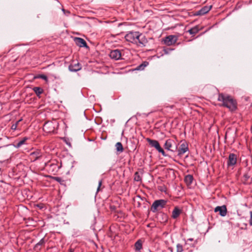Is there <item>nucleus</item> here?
<instances>
[{"instance_id": "obj_1", "label": "nucleus", "mask_w": 252, "mask_h": 252, "mask_svg": "<svg viewBox=\"0 0 252 252\" xmlns=\"http://www.w3.org/2000/svg\"><path fill=\"white\" fill-rule=\"evenodd\" d=\"M125 37L126 41L139 47H145L148 43V40L145 35L139 32H129Z\"/></svg>"}, {"instance_id": "obj_2", "label": "nucleus", "mask_w": 252, "mask_h": 252, "mask_svg": "<svg viewBox=\"0 0 252 252\" xmlns=\"http://www.w3.org/2000/svg\"><path fill=\"white\" fill-rule=\"evenodd\" d=\"M218 101L222 102V105L228 108L233 111L237 108V102L231 96L220 94L219 95Z\"/></svg>"}, {"instance_id": "obj_3", "label": "nucleus", "mask_w": 252, "mask_h": 252, "mask_svg": "<svg viewBox=\"0 0 252 252\" xmlns=\"http://www.w3.org/2000/svg\"><path fill=\"white\" fill-rule=\"evenodd\" d=\"M146 141L148 142L151 147L155 148L162 156L164 157H168V154L166 153L164 150L160 146L158 141L152 139L150 138H147Z\"/></svg>"}, {"instance_id": "obj_4", "label": "nucleus", "mask_w": 252, "mask_h": 252, "mask_svg": "<svg viewBox=\"0 0 252 252\" xmlns=\"http://www.w3.org/2000/svg\"><path fill=\"white\" fill-rule=\"evenodd\" d=\"M58 124L56 121L46 122L43 126V130L48 133H55L58 127Z\"/></svg>"}, {"instance_id": "obj_5", "label": "nucleus", "mask_w": 252, "mask_h": 252, "mask_svg": "<svg viewBox=\"0 0 252 252\" xmlns=\"http://www.w3.org/2000/svg\"><path fill=\"white\" fill-rule=\"evenodd\" d=\"M165 150L172 154L177 153V144L172 139H168L165 140L163 145Z\"/></svg>"}, {"instance_id": "obj_6", "label": "nucleus", "mask_w": 252, "mask_h": 252, "mask_svg": "<svg viewBox=\"0 0 252 252\" xmlns=\"http://www.w3.org/2000/svg\"><path fill=\"white\" fill-rule=\"evenodd\" d=\"M167 202V200L165 199L156 200L153 203L151 207V210L153 213H155L157 211L165 208Z\"/></svg>"}, {"instance_id": "obj_7", "label": "nucleus", "mask_w": 252, "mask_h": 252, "mask_svg": "<svg viewBox=\"0 0 252 252\" xmlns=\"http://www.w3.org/2000/svg\"><path fill=\"white\" fill-rule=\"evenodd\" d=\"M62 166V161H61L59 164L57 161H54L52 162L46 163L45 164L46 168L48 170L49 172H51L53 174H55V173L59 171Z\"/></svg>"}, {"instance_id": "obj_8", "label": "nucleus", "mask_w": 252, "mask_h": 252, "mask_svg": "<svg viewBox=\"0 0 252 252\" xmlns=\"http://www.w3.org/2000/svg\"><path fill=\"white\" fill-rule=\"evenodd\" d=\"M180 146L178 148L177 144V155L179 157H182L186 152L189 151L188 142L185 140H182L180 142Z\"/></svg>"}, {"instance_id": "obj_9", "label": "nucleus", "mask_w": 252, "mask_h": 252, "mask_svg": "<svg viewBox=\"0 0 252 252\" xmlns=\"http://www.w3.org/2000/svg\"><path fill=\"white\" fill-rule=\"evenodd\" d=\"M178 40V37L174 35H169L165 37L163 42L167 46L174 44Z\"/></svg>"}, {"instance_id": "obj_10", "label": "nucleus", "mask_w": 252, "mask_h": 252, "mask_svg": "<svg viewBox=\"0 0 252 252\" xmlns=\"http://www.w3.org/2000/svg\"><path fill=\"white\" fill-rule=\"evenodd\" d=\"M109 57L115 60H119L121 59L122 57L121 52L119 49H115L111 50L109 53Z\"/></svg>"}, {"instance_id": "obj_11", "label": "nucleus", "mask_w": 252, "mask_h": 252, "mask_svg": "<svg viewBox=\"0 0 252 252\" xmlns=\"http://www.w3.org/2000/svg\"><path fill=\"white\" fill-rule=\"evenodd\" d=\"M237 162V156L235 154L230 153L228 157V159L227 162L228 167L234 166Z\"/></svg>"}, {"instance_id": "obj_12", "label": "nucleus", "mask_w": 252, "mask_h": 252, "mask_svg": "<svg viewBox=\"0 0 252 252\" xmlns=\"http://www.w3.org/2000/svg\"><path fill=\"white\" fill-rule=\"evenodd\" d=\"M42 156V154L40 150H36L32 152L30 155L31 159L34 161L40 158Z\"/></svg>"}, {"instance_id": "obj_13", "label": "nucleus", "mask_w": 252, "mask_h": 252, "mask_svg": "<svg viewBox=\"0 0 252 252\" xmlns=\"http://www.w3.org/2000/svg\"><path fill=\"white\" fill-rule=\"evenodd\" d=\"M214 211L215 212H219V214L220 216L221 217H224L227 214L226 207L225 205L217 206L215 208Z\"/></svg>"}, {"instance_id": "obj_14", "label": "nucleus", "mask_w": 252, "mask_h": 252, "mask_svg": "<svg viewBox=\"0 0 252 252\" xmlns=\"http://www.w3.org/2000/svg\"><path fill=\"white\" fill-rule=\"evenodd\" d=\"M157 218L161 223H165L168 220V216L167 214L161 212L158 213Z\"/></svg>"}, {"instance_id": "obj_15", "label": "nucleus", "mask_w": 252, "mask_h": 252, "mask_svg": "<svg viewBox=\"0 0 252 252\" xmlns=\"http://www.w3.org/2000/svg\"><path fill=\"white\" fill-rule=\"evenodd\" d=\"M74 41L76 44L80 47H88L86 41L82 38L75 37Z\"/></svg>"}, {"instance_id": "obj_16", "label": "nucleus", "mask_w": 252, "mask_h": 252, "mask_svg": "<svg viewBox=\"0 0 252 252\" xmlns=\"http://www.w3.org/2000/svg\"><path fill=\"white\" fill-rule=\"evenodd\" d=\"M212 5L205 6L196 12V15H203L208 13L212 8Z\"/></svg>"}, {"instance_id": "obj_17", "label": "nucleus", "mask_w": 252, "mask_h": 252, "mask_svg": "<svg viewBox=\"0 0 252 252\" xmlns=\"http://www.w3.org/2000/svg\"><path fill=\"white\" fill-rule=\"evenodd\" d=\"M47 240L45 239V237L42 238L37 244H36L34 247L33 250L36 251H38L41 250V246H44Z\"/></svg>"}, {"instance_id": "obj_18", "label": "nucleus", "mask_w": 252, "mask_h": 252, "mask_svg": "<svg viewBox=\"0 0 252 252\" xmlns=\"http://www.w3.org/2000/svg\"><path fill=\"white\" fill-rule=\"evenodd\" d=\"M252 176V169L251 167L246 168V170L243 175V178L244 180V183H246V182L248 181V180Z\"/></svg>"}, {"instance_id": "obj_19", "label": "nucleus", "mask_w": 252, "mask_h": 252, "mask_svg": "<svg viewBox=\"0 0 252 252\" xmlns=\"http://www.w3.org/2000/svg\"><path fill=\"white\" fill-rule=\"evenodd\" d=\"M68 69L71 72H76L81 69V66L79 63L71 64L69 65Z\"/></svg>"}, {"instance_id": "obj_20", "label": "nucleus", "mask_w": 252, "mask_h": 252, "mask_svg": "<svg viewBox=\"0 0 252 252\" xmlns=\"http://www.w3.org/2000/svg\"><path fill=\"white\" fill-rule=\"evenodd\" d=\"M29 138L27 137H25L23 138L21 140H20L19 141H18L17 143H15L13 144V146L16 148H19L21 147L23 145L26 144V141L29 139Z\"/></svg>"}, {"instance_id": "obj_21", "label": "nucleus", "mask_w": 252, "mask_h": 252, "mask_svg": "<svg viewBox=\"0 0 252 252\" xmlns=\"http://www.w3.org/2000/svg\"><path fill=\"white\" fill-rule=\"evenodd\" d=\"M181 210L178 207H175L172 211V218L174 219L177 218L181 214Z\"/></svg>"}, {"instance_id": "obj_22", "label": "nucleus", "mask_w": 252, "mask_h": 252, "mask_svg": "<svg viewBox=\"0 0 252 252\" xmlns=\"http://www.w3.org/2000/svg\"><path fill=\"white\" fill-rule=\"evenodd\" d=\"M193 176L190 174L186 175L185 177L184 181L187 185H190L193 182Z\"/></svg>"}, {"instance_id": "obj_23", "label": "nucleus", "mask_w": 252, "mask_h": 252, "mask_svg": "<svg viewBox=\"0 0 252 252\" xmlns=\"http://www.w3.org/2000/svg\"><path fill=\"white\" fill-rule=\"evenodd\" d=\"M115 147L117 152L119 154L122 153L124 151V148L121 142H118L115 144Z\"/></svg>"}, {"instance_id": "obj_24", "label": "nucleus", "mask_w": 252, "mask_h": 252, "mask_svg": "<svg viewBox=\"0 0 252 252\" xmlns=\"http://www.w3.org/2000/svg\"><path fill=\"white\" fill-rule=\"evenodd\" d=\"M148 64L149 63L148 62H144L141 64L138 65L135 69L136 70H143Z\"/></svg>"}, {"instance_id": "obj_25", "label": "nucleus", "mask_w": 252, "mask_h": 252, "mask_svg": "<svg viewBox=\"0 0 252 252\" xmlns=\"http://www.w3.org/2000/svg\"><path fill=\"white\" fill-rule=\"evenodd\" d=\"M32 90L37 96H39L43 92V89L39 87H35L33 88Z\"/></svg>"}, {"instance_id": "obj_26", "label": "nucleus", "mask_w": 252, "mask_h": 252, "mask_svg": "<svg viewBox=\"0 0 252 252\" xmlns=\"http://www.w3.org/2000/svg\"><path fill=\"white\" fill-rule=\"evenodd\" d=\"M135 249L136 251H139L142 248V243L141 240L136 241L134 245Z\"/></svg>"}, {"instance_id": "obj_27", "label": "nucleus", "mask_w": 252, "mask_h": 252, "mask_svg": "<svg viewBox=\"0 0 252 252\" xmlns=\"http://www.w3.org/2000/svg\"><path fill=\"white\" fill-rule=\"evenodd\" d=\"M199 31L198 26H195L188 31V32L192 35H194Z\"/></svg>"}, {"instance_id": "obj_28", "label": "nucleus", "mask_w": 252, "mask_h": 252, "mask_svg": "<svg viewBox=\"0 0 252 252\" xmlns=\"http://www.w3.org/2000/svg\"><path fill=\"white\" fill-rule=\"evenodd\" d=\"M134 180L137 182H140L142 180V178L140 176L139 172H136L134 175Z\"/></svg>"}, {"instance_id": "obj_29", "label": "nucleus", "mask_w": 252, "mask_h": 252, "mask_svg": "<svg viewBox=\"0 0 252 252\" xmlns=\"http://www.w3.org/2000/svg\"><path fill=\"white\" fill-rule=\"evenodd\" d=\"M177 252H182L183 251V246L181 244H177L176 246Z\"/></svg>"}, {"instance_id": "obj_30", "label": "nucleus", "mask_w": 252, "mask_h": 252, "mask_svg": "<svg viewBox=\"0 0 252 252\" xmlns=\"http://www.w3.org/2000/svg\"><path fill=\"white\" fill-rule=\"evenodd\" d=\"M18 124H19L17 122H16L15 123L12 124V125L11 126V129L13 130H15L17 128Z\"/></svg>"}, {"instance_id": "obj_31", "label": "nucleus", "mask_w": 252, "mask_h": 252, "mask_svg": "<svg viewBox=\"0 0 252 252\" xmlns=\"http://www.w3.org/2000/svg\"><path fill=\"white\" fill-rule=\"evenodd\" d=\"M39 78H40V79H42L45 81H47L48 80V77H47L46 75H44V74H41V75H40L38 77Z\"/></svg>"}, {"instance_id": "obj_32", "label": "nucleus", "mask_w": 252, "mask_h": 252, "mask_svg": "<svg viewBox=\"0 0 252 252\" xmlns=\"http://www.w3.org/2000/svg\"><path fill=\"white\" fill-rule=\"evenodd\" d=\"M102 180H100L98 182V187H97V192H98L100 190V187L102 185Z\"/></svg>"}, {"instance_id": "obj_33", "label": "nucleus", "mask_w": 252, "mask_h": 252, "mask_svg": "<svg viewBox=\"0 0 252 252\" xmlns=\"http://www.w3.org/2000/svg\"><path fill=\"white\" fill-rule=\"evenodd\" d=\"M249 224L251 226H252V211L250 212V219L249 220Z\"/></svg>"}, {"instance_id": "obj_34", "label": "nucleus", "mask_w": 252, "mask_h": 252, "mask_svg": "<svg viewBox=\"0 0 252 252\" xmlns=\"http://www.w3.org/2000/svg\"><path fill=\"white\" fill-rule=\"evenodd\" d=\"M158 189L161 191H165V188L162 187H159Z\"/></svg>"}, {"instance_id": "obj_35", "label": "nucleus", "mask_w": 252, "mask_h": 252, "mask_svg": "<svg viewBox=\"0 0 252 252\" xmlns=\"http://www.w3.org/2000/svg\"><path fill=\"white\" fill-rule=\"evenodd\" d=\"M23 120L22 119H20L18 121H16L18 124Z\"/></svg>"}, {"instance_id": "obj_36", "label": "nucleus", "mask_w": 252, "mask_h": 252, "mask_svg": "<svg viewBox=\"0 0 252 252\" xmlns=\"http://www.w3.org/2000/svg\"><path fill=\"white\" fill-rule=\"evenodd\" d=\"M164 51L165 54H168V51H167V49H164Z\"/></svg>"}, {"instance_id": "obj_37", "label": "nucleus", "mask_w": 252, "mask_h": 252, "mask_svg": "<svg viewBox=\"0 0 252 252\" xmlns=\"http://www.w3.org/2000/svg\"><path fill=\"white\" fill-rule=\"evenodd\" d=\"M69 252H74V250L72 249H70L69 250Z\"/></svg>"}, {"instance_id": "obj_38", "label": "nucleus", "mask_w": 252, "mask_h": 252, "mask_svg": "<svg viewBox=\"0 0 252 252\" xmlns=\"http://www.w3.org/2000/svg\"><path fill=\"white\" fill-rule=\"evenodd\" d=\"M8 146V145L4 146H3V147H0V150L1 149H2V148L5 147H6V146Z\"/></svg>"}, {"instance_id": "obj_39", "label": "nucleus", "mask_w": 252, "mask_h": 252, "mask_svg": "<svg viewBox=\"0 0 252 252\" xmlns=\"http://www.w3.org/2000/svg\"><path fill=\"white\" fill-rule=\"evenodd\" d=\"M59 179H60V178H59V177H57V178H56V180H57V181H58V180H59Z\"/></svg>"}, {"instance_id": "obj_40", "label": "nucleus", "mask_w": 252, "mask_h": 252, "mask_svg": "<svg viewBox=\"0 0 252 252\" xmlns=\"http://www.w3.org/2000/svg\"><path fill=\"white\" fill-rule=\"evenodd\" d=\"M193 239H189V241H192Z\"/></svg>"}, {"instance_id": "obj_41", "label": "nucleus", "mask_w": 252, "mask_h": 252, "mask_svg": "<svg viewBox=\"0 0 252 252\" xmlns=\"http://www.w3.org/2000/svg\"><path fill=\"white\" fill-rule=\"evenodd\" d=\"M62 10H63V11L64 12L65 10L64 9H63Z\"/></svg>"}, {"instance_id": "obj_42", "label": "nucleus", "mask_w": 252, "mask_h": 252, "mask_svg": "<svg viewBox=\"0 0 252 252\" xmlns=\"http://www.w3.org/2000/svg\"><path fill=\"white\" fill-rule=\"evenodd\" d=\"M67 12L68 14L70 13V12L69 11H67Z\"/></svg>"}]
</instances>
